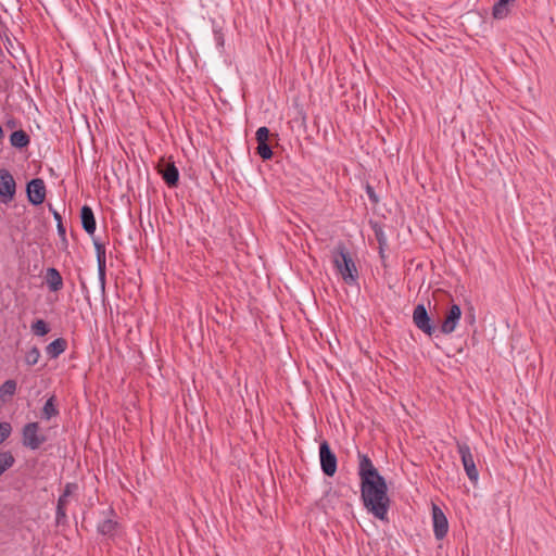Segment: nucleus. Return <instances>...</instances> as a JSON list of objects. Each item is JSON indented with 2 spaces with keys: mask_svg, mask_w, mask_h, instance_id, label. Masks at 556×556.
Returning <instances> with one entry per match:
<instances>
[{
  "mask_svg": "<svg viewBox=\"0 0 556 556\" xmlns=\"http://www.w3.org/2000/svg\"><path fill=\"white\" fill-rule=\"evenodd\" d=\"M361 496L369 513L380 520L387 519L390 500L383 477L361 483Z\"/></svg>",
  "mask_w": 556,
  "mask_h": 556,
  "instance_id": "1",
  "label": "nucleus"
},
{
  "mask_svg": "<svg viewBox=\"0 0 556 556\" xmlns=\"http://www.w3.org/2000/svg\"><path fill=\"white\" fill-rule=\"evenodd\" d=\"M332 263L342 280L354 286L358 280V270L348 248L343 242L338 243L331 252Z\"/></svg>",
  "mask_w": 556,
  "mask_h": 556,
  "instance_id": "2",
  "label": "nucleus"
},
{
  "mask_svg": "<svg viewBox=\"0 0 556 556\" xmlns=\"http://www.w3.org/2000/svg\"><path fill=\"white\" fill-rule=\"evenodd\" d=\"M47 437L41 432L40 425L36 421L28 422L22 430L23 445L30 450H38L45 442Z\"/></svg>",
  "mask_w": 556,
  "mask_h": 556,
  "instance_id": "3",
  "label": "nucleus"
},
{
  "mask_svg": "<svg viewBox=\"0 0 556 556\" xmlns=\"http://www.w3.org/2000/svg\"><path fill=\"white\" fill-rule=\"evenodd\" d=\"M319 459L323 472L328 477H333L337 472L338 459L327 441H323L319 445Z\"/></svg>",
  "mask_w": 556,
  "mask_h": 556,
  "instance_id": "4",
  "label": "nucleus"
},
{
  "mask_svg": "<svg viewBox=\"0 0 556 556\" xmlns=\"http://www.w3.org/2000/svg\"><path fill=\"white\" fill-rule=\"evenodd\" d=\"M457 451L460 455L462 463L468 479L471 482H477L479 478V471L476 467L470 446L466 443H457Z\"/></svg>",
  "mask_w": 556,
  "mask_h": 556,
  "instance_id": "5",
  "label": "nucleus"
},
{
  "mask_svg": "<svg viewBox=\"0 0 556 556\" xmlns=\"http://www.w3.org/2000/svg\"><path fill=\"white\" fill-rule=\"evenodd\" d=\"M156 168L168 187L173 188L177 186L179 172L173 161H167L165 156H162L157 162Z\"/></svg>",
  "mask_w": 556,
  "mask_h": 556,
  "instance_id": "6",
  "label": "nucleus"
},
{
  "mask_svg": "<svg viewBox=\"0 0 556 556\" xmlns=\"http://www.w3.org/2000/svg\"><path fill=\"white\" fill-rule=\"evenodd\" d=\"M413 321L415 326L428 336H432L435 327L431 323L428 312L422 304H418L413 312Z\"/></svg>",
  "mask_w": 556,
  "mask_h": 556,
  "instance_id": "7",
  "label": "nucleus"
},
{
  "mask_svg": "<svg viewBox=\"0 0 556 556\" xmlns=\"http://www.w3.org/2000/svg\"><path fill=\"white\" fill-rule=\"evenodd\" d=\"M358 476L361 483L382 478L368 455L362 453H358Z\"/></svg>",
  "mask_w": 556,
  "mask_h": 556,
  "instance_id": "8",
  "label": "nucleus"
},
{
  "mask_svg": "<svg viewBox=\"0 0 556 556\" xmlns=\"http://www.w3.org/2000/svg\"><path fill=\"white\" fill-rule=\"evenodd\" d=\"M16 185L13 176L7 169H0V198L3 203L11 201L15 194Z\"/></svg>",
  "mask_w": 556,
  "mask_h": 556,
  "instance_id": "9",
  "label": "nucleus"
},
{
  "mask_svg": "<svg viewBox=\"0 0 556 556\" xmlns=\"http://www.w3.org/2000/svg\"><path fill=\"white\" fill-rule=\"evenodd\" d=\"M28 201L34 205H40L46 199V186L42 179L35 178L27 184Z\"/></svg>",
  "mask_w": 556,
  "mask_h": 556,
  "instance_id": "10",
  "label": "nucleus"
},
{
  "mask_svg": "<svg viewBox=\"0 0 556 556\" xmlns=\"http://www.w3.org/2000/svg\"><path fill=\"white\" fill-rule=\"evenodd\" d=\"M462 317L460 306L457 304L451 305L445 314V317L440 326V331L443 334H451L457 327Z\"/></svg>",
  "mask_w": 556,
  "mask_h": 556,
  "instance_id": "11",
  "label": "nucleus"
},
{
  "mask_svg": "<svg viewBox=\"0 0 556 556\" xmlns=\"http://www.w3.org/2000/svg\"><path fill=\"white\" fill-rule=\"evenodd\" d=\"M432 520L434 535L442 540L448 531V522L442 509L435 504L432 505Z\"/></svg>",
  "mask_w": 556,
  "mask_h": 556,
  "instance_id": "12",
  "label": "nucleus"
},
{
  "mask_svg": "<svg viewBox=\"0 0 556 556\" xmlns=\"http://www.w3.org/2000/svg\"><path fill=\"white\" fill-rule=\"evenodd\" d=\"M45 278L50 291L58 292L63 288V278L56 268H48Z\"/></svg>",
  "mask_w": 556,
  "mask_h": 556,
  "instance_id": "13",
  "label": "nucleus"
},
{
  "mask_svg": "<svg viewBox=\"0 0 556 556\" xmlns=\"http://www.w3.org/2000/svg\"><path fill=\"white\" fill-rule=\"evenodd\" d=\"M80 219L84 230L92 235L96 231V218L92 208L88 205H84L80 210Z\"/></svg>",
  "mask_w": 556,
  "mask_h": 556,
  "instance_id": "14",
  "label": "nucleus"
},
{
  "mask_svg": "<svg viewBox=\"0 0 556 556\" xmlns=\"http://www.w3.org/2000/svg\"><path fill=\"white\" fill-rule=\"evenodd\" d=\"M94 249L98 262L99 278L102 285L105 282V247L99 241H94Z\"/></svg>",
  "mask_w": 556,
  "mask_h": 556,
  "instance_id": "15",
  "label": "nucleus"
},
{
  "mask_svg": "<svg viewBox=\"0 0 556 556\" xmlns=\"http://www.w3.org/2000/svg\"><path fill=\"white\" fill-rule=\"evenodd\" d=\"M67 348V341L63 338H58L49 343L46 348V353L50 358L59 357Z\"/></svg>",
  "mask_w": 556,
  "mask_h": 556,
  "instance_id": "16",
  "label": "nucleus"
},
{
  "mask_svg": "<svg viewBox=\"0 0 556 556\" xmlns=\"http://www.w3.org/2000/svg\"><path fill=\"white\" fill-rule=\"evenodd\" d=\"M17 383L13 379L4 381L0 386V403L9 402L16 392Z\"/></svg>",
  "mask_w": 556,
  "mask_h": 556,
  "instance_id": "17",
  "label": "nucleus"
},
{
  "mask_svg": "<svg viewBox=\"0 0 556 556\" xmlns=\"http://www.w3.org/2000/svg\"><path fill=\"white\" fill-rule=\"evenodd\" d=\"M68 498L65 495L61 494L58 504H56V511H55V521L58 525H64L67 521V505H68Z\"/></svg>",
  "mask_w": 556,
  "mask_h": 556,
  "instance_id": "18",
  "label": "nucleus"
},
{
  "mask_svg": "<svg viewBox=\"0 0 556 556\" xmlns=\"http://www.w3.org/2000/svg\"><path fill=\"white\" fill-rule=\"evenodd\" d=\"M118 522L113 519H105L98 525V532L102 535L113 538L118 530Z\"/></svg>",
  "mask_w": 556,
  "mask_h": 556,
  "instance_id": "19",
  "label": "nucleus"
},
{
  "mask_svg": "<svg viewBox=\"0 0 556 556\" xmlns=\"http://www.w3.org/2000/svg\"><path fill=\"white\" fill-rule=\"evenodd\" d=\"M513 0H498L493 7V17L496 20H503L509 14V3Z\"/></svg>",
  "mask_w": 556,
  "mask_h": 556,
  "instance_id": "20",
  "label": "nucleus"
},
{
  "mask_svg": "<svg viewBox=\"0 0 556 556\" xmlns=\"http://www.w3.org/2000/svg\"><path fill=\"white\" fill-rule=\"evenodd\" d=\"M58 415H59V410L55 406V397L51 396L46 401V403L42 407L41 418L49 420L52 417H55Z\"/></svg>",
  "mask_w": 556,
  "mask_h": 556,
  "instance_id": "21",
  "label": "nucleus"
},
{
  "mask_svg": "<svg viewBox=\"0 0 556 556\" xmlns=\"http://www.w3.org/2000/svg\"><path fill=\"white\" fill-rule=\"evenodd\" d=\"M31 331L36 336L43 337V336H46L50 331V328H49L48 324L43 319H37L31 325Z\"/></svg>",
  "mask_w": 556,
  "mask_h": 556,
  "instance_id": "22",
  "label": "nucleus"
},
{
  "mask_svg": "<svg viewBox=\"0 0 556 556\" xmlns=\"http://www.w3.org/2000/svg\"><path fill=\"white\" fill-rule=\"evenodd\" d=\"M14 464V457L10 452L0 453V476Z\"/></svg>",
  "mask_w": 556,
  "mask_h": 556,
  "instance_id": "23",
  "label": "nucleus"
},
{
  "mask_svg": "<svg viewBox=\"0 0 556 556\" xmlns=\"http://www.w3.org/2000/svg\"><path fill=\"white\" fill-rule=\"evenodd\" d=\"M374 231H375V237H376V239H377V241L379 243L380 254L383 257V250L387 247L386 233H384L382 227H380L378 225L374 226Z\"/></svg>",
  "mask_w": 556,
  "mask_h": 556,
  "instance_id": "24",
  "label": "nucleus"
},
{
  "mask_svg": "<svg viewBox=\"0 0 556 556\" xmlns=\"http://www.w3.org/2000/svg\"><path fill=\"white\" fill-rule=\"evenodd\" d=\"M258 146L256 148L257 154L263 160H269L273 156L271 147L267 143L268 141H257Z\"/></svg>",
  "mask_w": 556,
  "mask_h": 556,
  "instance_id": "25",
  "label": "nucleus"
},
{
  "mask_svg": "<svg viewBox=\"0 0 556 556\" xmlns=\"http://www.w3.org/2000/svg\"><path fill=\"white\" fill-rule=\"evenodd\" d=\"M40 357V352L38 348L33 346L25 355V363L29 366H33L38 363Z\"/></svg>",
  "mask_w": 556,
  "mask_h": 556,
  "instance_id": "26",
  "label": "nucleus"
},
{
  "mask_svg": "<svg viewBox=\"0 0 556 556\" xmlns=\"http://www.w3.org/2000/svg\"><path fill=\"white\" fill-rule=\"evenodd\" d=\"M11 425L9 422H0V443H2L11 433Z\"/></svg>",
  "mask_w": 556,
  "mask_h": 556,
  "instance_id": "27",
  "label": "nucleus"
},
{
  "mask_svg": "<svg viewBox=\"0 0 556 556\" xmlns=\"http://www.w3.org/2000/svg\"><path fill=\"white\" fill-rule=\"evenodd\" d=\"M78 490V485L73 482H68L65 484L64 490L62 492L66 497L72 496Z\"/></svg>",
  "mask_w": 556,
  "mask_h": 556,
  "instance_id": "28",
  "label": "nucleus"
},
{
  "mask_svg": "<svg viewBox=\"0 0 556 556\" xmlns=\"http://www.w3.org/2000/svg\"><path fill=\"white\" fill-rule=\"evenodd\" d=\"M268 135H269L268 128L263 126L256 130L255 139H268Z\"/></svg>",
  "mask_w": 556,
  "mask_h": 556,
  "instance_id": "29",
  "label": "nucleus"
},
{
  "mask_svg": "<svg viewBox=\"0 0 556 556\" xmlns=\"http://www.w3.org/2000/svg\"><path fill=\"white\" fill-rule=\"evenodd\" d=\"M9 139H28V137L25 131L17 129L12 131V134L9 136Z\"/></svg>",
  "mask_w": 556,
  "mask_h": 556,
  "instance_id": "30",
  "label": "nucleus"
},
{
  "mask_svg": "<svg viewBox=\"0 0 556 556\" xmlns=\"http://www.w3.org/2000/svg\"><path fill=\"white\" fill-rule=\"evenodd\" d=\"M215 41L218 48H223L225 43L223 34L215 33Z\"/></svg>",
  "mask_w": 556,
  "mask_h": 556,
  "instance_id": "31",
  "label": "nucleus"
},
{
  "mask_svg": "<svg viewBox=\"0 0 556 556\" xmlns=\"http://www.w3.org/2000/svg\"><path fill=\"white\" fill-rule=\"evenodd\" d=\"M30 141H11L12 146L18 148V149H23V148H26L28 146Z\"/></svg>",
  "mask_w": 556,
  "mask_h": 556,
  "instance_id": "32",
  "label": "nucleus"
},
{
  "mask_svg": "<svg viewBox=\"0 0 556 556\" xmlns=\"http://www.w3.org/2000/svg\"><path fill=\"white\" fill-rule=\"evenodd\" d=\"M367 193H368L369 198H370L374 202H377V198H376V195H375L374 189H372L370 186H368V187H367Z\"/></svg>",
  "mask_w": 556,
  "mask_h": 556,
  "instance_id": "33",
  "label": "nucleus"
},
{
  "mask_svg": "<svg viewBox=\"0 0 556 556\" xmlns=\"http://www.w3.org/2000/svg\"><path fill=\"white\" fill-rule=\"evenodd\" d=\"M58 230L61 235H64L65 233V229L63 227V225L61 223L58 224Z\"/></svg>",
  "mask_w": 556,
  "mask_h": 556,
  "instance_id": "34",
  "label": "nucleus"
},
{
  "mask_svg": "<svg viewBox=\"0 0 556 556\" xmlns=\"http://www.w3.org/2000/svg\"><path fill=\"white\" fill-rule=\"evenodd\" d=\"M7 128H10L13 130L14 128V122H8L7 125H5Z\"/></svg>",
  "mask_w": 556,
  "mask_h": 556,
  "instance_id": "35",
  "label": "nucleus"
},
{
  "mask_svg": "<svg viewBox=\"0 0 556 556\" xmlns=\"http://www.w3.org/2000/svg\"><path fill=\"white\" fill-rule=\"evenodd\" d=\"M54 218L59 220V223H61V216L59 213L54 212Z\"/></svg>",
  "mask_w": 556,
  "mask_h": 556,
  "instance_id": "36",
  "label": "nucleus"
}]
</instances>
